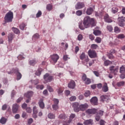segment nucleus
Instances as JSON below:
<instances>
[{"mask_svg": "<svg viewBox=\"0 0 125 125\" xmlns=\"http://www.w3.org/2000/svg\"><path fill=\"white\" fill-rule=\"evenodd\" d=\"M114 33L116 34H119V33H121V29H120L118 26H115L114 27Z\"/></svg>", "mask_w": 125, "mask_h": 125, "instance_id": "nucleus-32", "label": "nucleus"}, {"mask_svg": "<svg viewBox=\"0 0 125 125\" xmlns=\"http://www.w3.org/2000/svg\"><path fill=\"white\" fill-rule=\"evenodd\" d=\"M13 12L9 11L5 16L4 19L5 23H10L13 20Z\"/></svg>", "mask_w": 125, "mask_h": 125, "instance_id": "nucleus-2", "label": "nucleus"}, {"mask_svg": "<svg viewBox=\"0 0 125 125\" xmlns=\"http://www.w3.org/2000/svg\"><path fill=\"white\" fill-rule=\"evenodd\" d=\"M47 88L49 90V92H53V89L51 87V86L48 85L47 86Z\"/></svg>", "mask_w": 125, "mask_h": 125, "instance_id": "nucleus-53", "label": "nucleus"}, {"mask_svg": "<svg viewBox=\"0 0 125 125\" xmlns=\"http://www.w3.org/2000/svg\"><path fill=\"white\" fill-rule=\"evenodd\" d=\"M93 72L96 77H99V72L96 71H94Z\"/></svg>", "mask_w": 125, "mask_h": 125, "instance_id": "nucleus-64", "label": "nucleus"}, {"mask_svg": "<svg viewBox=\"0 0 125 125\" xmlns=\"http://www.w3.org/2000/svg\"><path fill=\"white\" fill-rule=\"evenodd\" d=\"M7 121V119L5 118L4 117H2L0 119V124H1L2 125H5V124L6 123Z\"/></svg>", "mask_w": 125, "mask_h": 125, "instance_id": "nucleus-29", "label": "nucleus"}, {"mask_svg": "<svg viewBox=\"0 0 125 125\" xmlns=\"http://www.w3.org/2000/svg\"><path fill=\"white\" fill-rule=\"evenodd\" d=\"M29 64L31 66H34L35 64H37V61L35 60H31L29 61Z\"/></svg>", "mask_w": 125, "mask_h": 125, "instance_id": "nucleus-40", "label": "nucleus"}, {"mask_svg": "<svg viewBox=\"0 0 125 125\" xmlns=\"http://www.w3.org/2000/svg\"><path fill=\"white\" fill-rule=\"evenodd\" d=\"M119 22V26L120 27H124L125 26V17H121L118 18Z\"/></svg>", "mask_w": 125, "mask_h": 125, "instance_id": "nucleus-13", "label": "nucleus"}, {"mask_svg": "<svg viewBox=\"0 0 125 125\" xmlns=\"http://www.w3.org/2000/svg\"><path fill=\"white\" fill-rule=\"evenodd\" d=\"M7 37L8 42L11 43V42H12V41H13V39H14V37H15V35H14L13 33H10L8 34Z\"/></svg>", "mask_w": 125, "mask_h": 125, "instance_id": "nucleus-18", "label": "nucleus"}, {"mask_svg": "<svg viewBox=\"0 0 125 125\" xmlns=\"http://www.w3.org/2000/svg\"><path fill=\"white\" fill-rule=\"evenodd\" d=\"M42 69L39 68L35 73V75L36 76H41V74H42Z\"/></svg>", "mask_w": 125, "mask_h": 125, "instance_id": "nucleus-41", "label": "nucleus"}, {"mask_svg": "<svg viewBox=\"0 0 125 125\" xmlns=\"http://www.w3.org/2000/svg\"><path fill=\"white\" fill-rule=\"evenodd\" d=\"M73 109L75 112H78L80 111V105L79 106V103H75L73 104Z\"/></svg>", "mask_w": 125, "mask_h": 125, "instance_id": "nucleus-19", "label": "nucleus"}, {"mask_svg": "<svg viewBox=\"0 0 125 125\" xmlns=\"http://www.w3.org/2000/svg\"><path fill=\"white\" fill-rule=\"evenodd\" d=\"M93 34L95 36H99L101 35V31H100V30H94Z\"/></svg>", "mask_w": 125, "mask_h": 125, "instance_id": "nucleus-35", "label": "nucleus"}, {"mask_svg": "<svg viewBox=\"0 0 125 125\" xmlns=\"http://www.w3.org/2000/svg\"><path fill=\"white\" fill-rule=\"evenodd\" d=\"M43 79L45 82H46V83H50L54 80L53 76L48 73H46L44 75Z\"/></svg>", "mask_w": 125, "mask_h": 125, "instance_id": "nucleus-5", "label": "nucleus"}, {"mask_svg": "<svg viewBox=\"0 0 125 125\" xmlns=\"http://www.w3.org/2000/svg\"><path fill=\"white\" fill-rule=\"evenodd\" d=\"M103 114H104V111L102 110H100L97 113L95 117V120L96 121H97V122H99V121H100V119H101V117H102Z\"/></svg>", "mask_w": 125, "mask_h": 125, "instance_id": "nucleus-9", "label": "nucleus"}, {"mask_svg": "<svg viewBox=\"0 0 125 125\" xmlns=\"http://www.w3.org/2000/svg\"><path fill=\"white\" fill-rule=\"evenodd\" d=\"M92 12H93V9L91 7L88 8L86 11L87 15H91V14H92Z\"/></svg>", "mask_w": 125, "mask_h": 125, "instance_id": "nucleus-28", "label": "nucleus"}, {"mask_svg": "<svg viewBox=\"0 0 125 125\" xmlns=\"http://www.w3.org/2000/svg\"><path fill=\"white\" fill-rule=\"evenodd\" d=\"M117 39H120L121 40L123 39H125V35L124 34H119L117 36Z\"/></svg>", "mask_w": 125, "mask_h": 125, "instance_id": "nucleus-37", "label": "nucleus"}, {"mask_svg": "<svg viewBox=\"0 0 125 125\" xmlns=\"http://www.w3.org/2000/svg\"><path fill=\"white\" fill-rule=\"evenodd\" d=\"M18 109H19V105L17 104H14L12 107L13 113H17Z\"/></svg>", "mask_w": 125, "mask_h": 125, "instance_id": "nucleus-21", "label": "nucleus"}, {"mask_svg": "<svg viewBox=\"0 0 125 125\" xmlns=\"http://www.w3.org/2000/svg\"><path fill=\"white\" fill-rule=\"evenodd\" d=\"M88 104L85 103L84 104H80L79 105V108L81 110V111H85L87 108H88Z\"/></svg>", "mask_w": 125, "mask_h": 125, "instance_id": "nucleus-15", "label": "nucleus"}, {"mask_svg": "<svg viewBox=\"0 0 125 125\" xmlns=\"http://www.w3.org/2000/svg\"><path fill=\"white\" fill-rule=\"evenodd\" d=\"M101 101H108V100L109 99V97L107 95H102L101 96Z\"/></svg>", "mask_w": 125, "mask_h": 125, "instance_id": "nucleus-27", "label": "nucleus"}, {"mask_svg": "<svg viewBox=\"0 0 125 125\" xmlns=\"http://www.w3.org/2000/svg\"><path fill=\"white\" fill-rule=\"evenodd\" d=\"M76 117V115L75 114H71L69 117V120L68 121H64L63 122V125H69L71 124L72 121H73V119L75 118Z\"/></svg>", "mask_w": 125, "mask_h": 125, "instance_id": "nucleus-8", "label": "nucleus"}, {"mask_svg": "<svg viewBox=\"0 0 125 125\" xmlns=\"http://www.w3.org/2000/svg\"><path fill=\"white\" fill-rule=\"evenodd\" d=\"M104 19L105 22H106V23H112V22H113V20H112V19L109 17L108 14H105L104 15Z\"/></svg>", "mask_w": 125, "mask_h": 125, "instance_id": "nucleus-16", "label": "nucleus"}, {"mask_svg": "<svg viewBox=\"0 0 125 125\" xmlns=\"http://www.w3.org/2000/svg\"><path fill=\"white\" fill-rule=\"evenodd\" d=\"M54 104H57L58 105V104H59V100H58V99H54L53 100Z\"/></svg>", "mask_w": 125, "mask_h": 125, "instance_id": "nucleus-55", "label": "nucleus"}, {"mask_svg": "<svg viewBox=\"0 0 125 125\" xmlns=\"http://www.w3.org/2000/svg\"><path fill=\"white\" fill-rule=\"evenodd\" d=\"M63 92V89L62 88H59L58 89V94H60Z\"/></svg>", "mask_w": 125, "mask_h": 125, "instance_id": "nucleus-56", "label": "nucleus"}, {"mask_svg": "<svg viewBox=\"0 0 125 125\" xmlns=\"http://www.w3.org/2000/svg\"><path fill=\"white\" fill-rule=\"evenodd\" d=\"M98 112V109L96 108L88 109L86 111V113L89 115H94Z\"/></svg>", "mask_w": 125, "mask_h": 125, "instance_id": "nucleus-10", "label": "nucleus"}, {"mask_svg": "<svg viewBox=\"0 0 125 125\" xmlns=\"http://www.w3.org/2000/svg\"><path fill=\"white\" fill-rule=\"evenodd\" d=\"M25 27H26V25L24 23H22L20 25V28L21 30H24Z\"/></svg>", "mask_w": 125, "mask_h": 125, "instance_id": "nucleus-44", "label": "nucleus"}, {"mask_svg": "<svg viewBox=\"0 0 125 125\" xmlns=\"http://www.w3.org/2000/svg\"><path fill=\"white\" fill-rule=\"evenodd\" d=\"M83 24L82 23H79V27L80 30H84L85 28L96 26L95 24V21L94 18H91L89 16H86L84 18L83 20Z\"/></svg>", "mask_w": 125, "mask_h": 125, "instance_id": "nucleus-1", "label": "nucleus"}, {"mask_svg": "<svg viewBox=\"0 0 125 125\" xmlns=\"http://www.w3.org/2000/svg\"><path fill=\"white\" fill-rule=\"evenodd\" d=\"M84 7V3L82 2H78L75 5V9L78 10L79 9H82V8H83Z\"/></svg>", "mask_w": 125, "mask_h": 125, "instance_id": "nucleus-11", "label": "nucleus"}, {"mask_svg": "<svg viewBox=\"0 0 125 125\" xmlns=\"http://www.w3.org/2000/svg\"><path fill=\"white\" fill-rule=\"evenodd\" d=\"M89 66L90 67V66H92V64H94V60H92L91 61L89 62Z\"/></svg>", "mask_w": 125, "mask_h": 125, "instance_id": "nucleus-60", "label": "nucleus"}, {"mask_svg": "<svg viewBox=\"0 0 125 125\" xmlns=\"http://www.w3.org/2000/svg\"><path fill=\"white\" fill-rule=\"evenodd\" d=\"M84 125H93V120L92 119L87 120L83 122Z\"/></svg>", "mask_w": 125, "mask_h": 125, "instance_id": "nucleus-23", "label": "nucleus"}, {"mask_svg": "<svg viewBox=\"0 0 125 125\" xmlns=\"http://www.w3.org/2000/svg\"><path fill=\"white\" fill-rule=\"evenodd\" d=\"M76 14L77 16H81V15H83V11L78 10L76 12Z\"/></svg>", "mask_w": 125, "mask_h": 125, "instance_id": "nucleus-43", "label": "nucleus"}, {"mask_svg": "<svg viewBox=\"0 0 125 125\" xmlns=\"http://www.w3.org/2000/svg\"><path fill=\"white\" fill-rule=\"evenodd\" d=\"M42 11H39L36 14V18H39L42 16Z\"/></svg>", "mask_w": 125, "mask_h": 125, "instance_id": "nucleus-46", "label": "nucleus"}, {"mask_svg": "<svg viewBox=\"0 0 125 125\" xmlns=\"http://www.w3.org/2000/svg\"><path fill=\"white\" fill-rule=\"evenodd\" d=\"M103 91L104 92H107L108 90H109V88L108 87V84L107 83H104V85L102 88Z\"/></svg>", "mask_w": 125, "mask_h": 125, "instance_id": "nucleus-24", "label": "nucleus"}, {"mask_svg": "<svg viewBox=\"0 0 125 125\" xmlns=\"http://www.w3.org/2000/svg\"><path fill=\"white\" fill-rule=\"evenodd\" d=\"M52 5L51 4H49L46 5V9H47L48 11L52 10Z\"/></svg>", "mask_w": 125, "mask_h": 125, "instance_id": "nucleus-38", "label": "nucleus"}, {"mask_svg": "<svg viewBox=\"0 0 125 125\" xmlns=\"http://www.w3.org/2000/svg\"><path fill=\"white\" fill-rule=\"evenodd\" d=\"M26 111L27 113H32V109L30 107L26 108Z\"/></svg>", "mask_w": 125, "mask_h": 125, "instance_id": "nucleus-62", "label": "nucleus"}, {"mask_svg": "<svg viewBox=\"0 0 125 125\" xmlns=\"http://www.w3.org/2000/svg\"><path fill=\"white\" fill-rule=\"evenodd\" d=\"M112 63V62L109 60H106L104 62V66H109V65H111Z\"/></svg>", "mask_w": 125, "mask_h": 125, "instance_id": "nucleus-33", "label": "nucleus"}, {"mask_svg": "<svg viewBox=\"0 0 125 125\" xmlns=\"http://www.w3.org/2000/svg\"><path fill=\"white\" fill-rule=\"evenodd\" d=\"M84 96H85V97H88V96H89V95H90V91H86L84 94Z\"/></svg>", "mask_w": 125, "mask_h": 125, "instance_id": "nucleus-47", "label": "nucleus"}, {"mask_svg": "<svg viewBox=\"0 0 125 125\" xmlns=\"http://www.w3.org/2000/svg\"><path fill=\"white\" fill-rule=\"evenodd\" d=\"M91 47L93 49H96V48H97V47H98V45H97V44H93L91 45Z\"/></svg>", "mask_w": 125, "mask_h": 125, "instance_id": "nucleus-54", "label": "nucleus"}, {"mask_svg": "<svg viewBox=\"0 0 125 125\" xmlns=\"http://www.w3.org/2000/svg\"><path fill=\"white\" fill-rule=\"evenodd\" d=\"M90 102L92 105H97L98 99L96 97H93L90 99Z\"/></svg>", "mask_w": 125, "mask_h": 125, "instance_id": "nucleus-20", "label": "nucleus"}, {"mask_svg": "<svg viewBox=\"0 0 125 125\" xmlns=\"http://www.w3.org/2000/svg\"><path fill=\"white\" fill-rule=\"evenodd\" d=\"M33 94H34V93L32 91H29L26 93L24 94L25 97H26V98H30L33 96Z\"/></svg>", "mask_w": 125, "mask_h": 125, "instance_id": "nucleus-22", "label": "nucleus"}, {"mask_svg": "<svg viewBox=\"0 0 125 125\" xmlns=\"http://www.w3.org/2000/svg\"><path fill=\"white\" fill-rule=\"evenodd\" d=\"M38 39H40V35H39V34H35L33 35V40H38Z\"/></svg>", "mask_w": 125, "mask_h": 125, "instance_id": "nucleus-42", "label": "nucleus"}, {"mask_svg": "<svg viewBox=\"0 0 125 125\" xmlns=\"http://www.w3.org/2000/svg\"><path fill=\"white\" fill-rule=\"evenodd\" d=\"M88 55L90 58H96L97 57V54L95 50H89L88 51Z\"/></svg>", "mask_w": 125, "mask_h": 125, "instance_id": "nucleus-7", "label": "nucleus"}, {"mask_svg": "<svg viewBox=\"0 0 125 125\" xmlns=\"http://www.w3.org/2000/svg\"><path fill=\"white\" fill-rule=\"evenodd\" d=\"M80 58L81 60H83L82 63L85 66H86L87 64H88V62H89V58H88V56H85V54L83 52L80 56Z\"/></svg>", "mask_w": 125, "mask_h": 125, "instance_id": "nucleus-4", "label": "nucleus"}, {"mask_svg": "<svg viewBox=\"0 0 125 125\" xmlns=\"http://www.w3.org/2000/svg\"><path fill=\"white\" fill-rule=\"evenodd\" d=\"M89 38L90 40H91V41H94V39H95L94 36L92 35H89Z\"/></svg>", "mask_w": 125, "mask_h": 125, "instance_id": "nucleus-61", "label": "nucleus"}, {"mask_svg": "<svg viewBox=\"0 0 125 125\" xmlns=\"http://www.w3.org/2000/svg\"><path fill=\"white\" fill-rule=\"evenodd\" d=\"M13 73L16 74L17 75V81L21 80V78H22V74L19 72V69H18V68L16 67L15 68H13L10 72H8V74H9V75H11L13 74Z\"/></svg>", "mask_w": 125, "mask_h": 125, "instance_id": "nucleus-3", "label": "nucleus"}, {"mask_svg": "<svg viewBox=\"0 0 125 125\" xmlns=\"http://www.w3.org/2000/svg\"><path fill=\"white\" fill-rule=\"evenodd\" d=\"M52 108L53 110H58L59 107L58 106V104H53Z\"/></svg>", "mask_w": 125, "mask_h": 125, "instance_id": "nucleus-49", "label": "nucleus"}, {"mask_svg": "<svg viewBox=\"0 0 125 125\" xmlns=\"http://www.w3.org/2000/svg\"><path fill=\"white\" fill-rule=\"evenodd\" d=\"M119 10L117 7H113L112 9V12L113 13H117Z\"/></svg>", "mask_w": 125, "mask_h": 125, "instance_id": "nucleus-45", "label": "nucleus"}, {"mask_svg": "<svg viewBox=\"0 0 125 125\" xmlns=\"http://www.w3.org/2000/svg\"><path fill=\"white\" fill-rule=\"evenodd\" d=\"M82 80L83 82L85 84H90V83H91V80L89 78H87L85 74L83 75Z\"/></svg>", "mask_w": 125, "mask_h": 125, "instance_id": "nucleus-6", "label": "nucleus"}, {"mask_svg": "<svg viewBox=\"0 0 125 125\" xmlns=\"http://www.w3.org/2000/svg\"><path fill=\"white\" fill-rule=\"evenodd\" d=\"M39 105L41 109H44V103H43V100L41 99L39 101Z\"/></svg>", "mask_w": 125, "mask_h": 125, "instance_id": "nucleus-25", "label": "nucleus"}, {"mask_svg": "<svg viewBox=\"0 0 125 125\" xmlns=\"http://www.w3.org/2000/svg\"><path fill=\"white\" fill-rule=\"evenodd\" d=\"M83 35L82 34H79L78 36V41H82L83 40Z\"/></svg>", "mask_w": 125, "mask_h": 125, "instance_id": "nucleus-59", "label": "nucleus"}, {"mask_svg": "<svg viewBox=\"0 0 125 125\" xmlns=\"http://www.w3.org/2000/svg\"><path fill=\"white\" fill-rule=\"evenodd\" d=\"M12 30L13 32H14L15 34H17V35L20 34V31L17 28L12 27Z\"/></svg>", "mask_w": 125, "mask_h": 125, "instance_id": "nucleus-30", "label": "nucleus"}, {"mask_svg": "<svg viewBox=\"0 0 125 125\" xmlns=\"http://www.w3.org/2000/svg\"><path fill=\"white\" fill-rule=\"evenodd\" d=\"M106 28L109 32H112V31H113V27L111 25H107Z\"/></svg>", "mask_w": 125, "mask_h": 125, "instance_id": "nucleus-48", "label": "nucleus"}, {"mask_svg": "<svg viewBox=\"0 0 125 125\" xmlns=\"http://www.w3.org/2000/svg\"><path fill=\"white\" fill-rule=\"evenodd\" d=\"M105 121L103 120H101L100 121V125H105Z\"/></svg>", "mask_w": 125, "mask_h": 125, "instance_id": "nucleus-63", "label": "nucleus"}, {"mask_svg": "<svg viewBox=\"0 0 125 125\" xmlns=\"http://www.w3.org/2000/svg\"><path fill=\"white\" fill-rule=\"evenodd\" d=\"M76 98H77L76 97V96H72L71 97H70L69 98V100L71 102L75 101V100H76Z\"/></svg>", "mask_w": 125, "mask_h": 125, "instance_id": "nucleus-57", "label": "nucleus"}, {"mask_svg": "<svg viewBox=\"0 0 125 125\" xmlns=\"http://www.w3.org/2000/svg\"><path fill=\"white\" fill-rule=\"evenodd\" d=\"M95 42L97 43H100V42H101V38L99 37H97L95 39Z\"/></svg>", "mask_w": 125, "mask_h": 125, "instance_id": "nucleus-52", "label": "nucleus"}, {"mask_svg": "<svg viewBox=\"0 0 125 125\" xmlns=\"http://www.w3.org/2000/svg\"><path fill=\"white\" fill-rule=\"evenodd\" d=\"M43 85H38L37 86H36V88L37 89H43Z\"/></svg>", "mask_w": 125, "mask_h": 125, "instance_id": "nucleus-51", "label": "nucleus"}, {"mask_svg": "<svg viewBox=\"0 0 125 125\" xmlns=\"http://www.w3.org/2000/svg\"><path fill=\"white\" fill-rule=\"evenodd\" d=\"M31 82L33 84L37 85V84H38L40 83V81L39 80V79H36L35 80L31 81Z\"/></svg>", "mask_w": 125, "mask_h": 125, "instance_id": "nucleus-39", "label": "nucleus"}, {"mask_svg": "<svg viewBox=\"0 0 125 125\" xmlns=\"http://www.w3.org/2000/svg\"><path fill=\"white\" fill-rule=\"evenodd\" d=\"M76 86V83L74 80H71L68 84V87L74 89Z\"/></svg>", "mask_w": 125, "mask_h": 125, "instance_id": "nucleus-17", "label": "nucleus"}, {"mask_svg": "<svg viewBox=\"0 0 125 125\" xmlns=\"http://www.w3.org/2000/svg\"><path fill=\"white\" fill-rule=\"evenodd\" d=\"M68 116L65 114H61L59 116L60 120H66Z\"/></svg>", "mask_w": 125, "mask_h": 125, "instance_id": "nucleus-26", "label": "nucleus"}, {"mask_svg": "<svg viewBox=\"0 0 125 125\" xmlns=\"http://www.w3.org/2000/svg\"><path fill=\"white\" fill-rule=\"evenodd\" d=\"M124 85H125V82H124V81H122V82H118L117 83V85L119 87H121V86H123Z\"/></svg>", "mask_w": 125, "mask_h": 125, "instance_id": "nucleus-36", "label": "nucleus"}, {"mask_svg": "<svg viewBox=\"0 0 125 125\" xmlns=\"http://www.w3.org/2000/svg\"><path fill=\"white\" fill-rule=\"evenodd\" d=\"M51 59L54 63H56L58 61V59H59V56L56 54H54L51 56Z\"/></svg>", "mask_w": 125, "mask_h": 125, "instance_id": "nucleus-12", "label": "nucleus"}, {"mask_svg": "<svg viewBox=\"0 0 125 125\" xmlns=\"http://www.w3.org/2000/svg\"><path fill=\"white\" fill-rule=\"evenodd\" d=\"M48 118L51 119H55V115L52 113H50L48 115Z\"/></svg>", "mask_w": 125, "mask_h": 125, "instance_id": "nucleus-34", "label": "nucleus"}, {"mask_svg": "<svg viewBox=\"0 0 125 125\" xmlns=\"http://www.w3.org/2000/svg\"><path fill=\"white\" fill-rule=\"evenodd\" d=\"M33 114H38V109L37 106H34L33 108Z\"/></svg>", "mask_w": 125, "mask_h": 125, "instance_id": "nucleus-50", "label": "nucleus"}, {"mask_svg": "<svg viewBox=\"0 0 125 125\" xmlns=\"http://www.w3.org/2000/svg\"><path fill=\"white\" fill-rule=\"evenodd\" d=\"M120 72L121 74H125V65H122L120 69Z\"/></svg>", "mask_w": 125, "mask_h": 125, "instance_id": "nucleus-31", "label": "nucleus"}, {"mask_svg": "<svg viewBox=\"0 0 125 125\" xmlns=\"http://www.w3.org/2000/svg\"><path fill=\"white\" fill-rule=\"evenodd\" d=\"M109 70L111 73H113L114 75H117L119 68L115 67L114 66H112L109 67Z\"/></svg>", "mask_w": 125, "mask_h": 125, "instance_id": "nucleus-14", "label": "nucleus"}, {"mask_svg": "<svg viewBox=\"0 0 125 125\" xmlns=\"http://www.w3.org/2000/svg\"><path fill=\"white\" fill-rule=\"evenodd\" d=\"M79 50H80V48L79 47V46H76L75 48V53L77 54L78 52H79Z\"/></svg>", "mask_w": 125, "mask_h": 125, "instance_id": "nucleus-58", "label": "nucleus"}]
</instances>
